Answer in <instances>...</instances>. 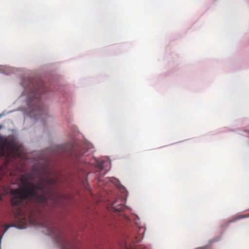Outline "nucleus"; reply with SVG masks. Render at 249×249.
Returning a JSON list of instances; mask_svg holds the SVG:
<instances>
[{
  "instance_id": "f257e3e1",
  "label": "nucleus",
  "mask_w": 249,
  "mask_h": 249,
  "mask_svg": "<svg viewBox=\"0 0 249 249\" xmlns=\"http://www.w3.org/2000/svg\"><path fill=\"white\" fill-rule=\"evenodd\" d=\"M33 178V175L29 173L21 177L20 180L24 187L11 190L12 205L19 206L26 199H34L36 202L44 206L57 207L59 196L51 188L55 183V179L50 177L48 174L46 178L41 177L40 181L34 184L31 182Z\"/></svg>"
},
{
  "instance_id": "0eeeda50",
  "label": "nucleus",
  "mask_w": 249,
  "mask_h": 249,
  "mask_svg": "<svg viewBox=\"0 0 249 249\" xmlns=\"http://www.w3.org/2000/svg\"><path fill=\"white\" fill-rule=\"evenodd\" d=\"M123 209L124 206L122 205H120L118 206V208L115 209V210L118 212H121L123 211Z\"/></svg>"
},
{
  "instance_id": "f03ea898",
  "label": "nucleus",
  "mask_w": 249,
  "mask_h": 249,
  "mask_svg": "<svg viewBox=\"0 0 249 249\" xmlns=\"http://www.w3.org/2000/svg\"><path fill=\"white\" fill-rule=\"evenodd\" d=\"M21 84L26 89L33 87L31 97H28L27 104L31 109L29 113L31 117L38 119L39 117L45 118L47 114V109L41 103L40 95L47 92L48 90L45 85L41 83L37 88L34 87L32 81H29V84L25 85L24 82Z\"/></svg>"
},
{
  "instance_id": "423d86ee",
  "label": "nucleus",
  "mask_w": 249,
  "mask_h": 249,
  "mask_svg": "<svg viewBox=\"0 0 249 249\" xmlns=\"http://www.w3.org/2000/svg\"><path fill=\"white\" fill-rule=\"evenodd\" d=\"M249 217V214L239 215L237 216L236 217H235L234 219L232 220L231 221L232 222V221H234V220L238 219L246 218V217Z\"/></svg>"
},
{
  "instance_id": "9d476101",
  "label": "nucleus",
  "mask_w": 249,
  "mask_h": 249,
  "mask_svg": "<svg viewBox=\"0 0 249 249\" xmlns=\"http://www.w3.org/2000/svg\"><path fill=\"white\" fill-rule=\"evenodd\" d=\"M36 171L37 174H39V170L38 169H36Z\"/></svg>"
},
{
  "instance_id": "7ed1b4c3",
  "label": "nucleus",
  "mask_w": 249,
  "mask_h": 249,
  "mask_svg": "<svg viewBox=\"0 0 249 249\" xmlns=\"http://www.w3.org/2000/svg\"><path fill=\"white\" fill-rule=\"evenodd\" d=\"M43 226L48 229L53 234L55 242L61 249H76L75 244L70 242L67 237L58 228L51 227L50 224L48 223H44Z\"/></svg>"
},
{
  "instance_id": "1a4fd4ad",
  "label": "nucleus",
  "mask_w": 249,
  "mask_h": 249,
  "mask_svg": "<svg viewBox=\"0 0 249 249\" xmlns=\"http://www.w3.org/2000/svg\"><path fill=\"white\" fill-rule=\"evenodd\" d=\"M103 163V162H101V163L98 165V167H99V168H101V169H102V168H103V165H102Z\"/></svg>"
},
{
  "instance_id": "9b49d317",
  "label": "nucleus",
  "mask_w": 249,
  "mask_h": 249,
  "mask_svg": "<svg viewBox=\"0 0 249 249\" xmlns=\"http://www.w3.org/2000/svg\"><path fill=\"white\" fill-rule=\"evenodd\" d=\"M112 207H113V208L115 209V203H113L112 204Z\"/></svg>"
},
{
  "instance_id": "20e7f679",
  "label": "nucleus",
  "mask_w": 249,
  "mask_h": 249,
  "mask_svg": "<svg viewBox=\"0 0 249 249\" xmlns=\"http://www.w3.org/2000/svg\"><path fill=\"white\" fill-rule=\"evenodd\" d=\"M145 229L142 227H136L134 231L127 238L124 246L125 249H145L143 245L136 246V243H139L143 237Z\"/></svg>"
},
{
  "instance_id": "6e6552de",
  "label": "nucleus",
  "mask_w": 249,
  "mask_h": 249,
  "mask_svg": "<svg viewBox=\"0 0 249 249\" xmlns=\"http://www.w3.org/2000/svg\"><path fill=\"white\" fill-rule=\"evenodd\" d=\"M59 150L61 151H63L64 152L65 151V148L63 147V146H60L59 147Z\"/></svg>"
},
{
  "instance_id": "f8f14e48",
  "label": "nucleus",
  "mask_w": 249,
  "mask_h": 249,
  "mask_svg": "<svg viewBox=\"0 0 249 249\" xmlns=\"http://www.w3.org/2000/svg\"><path fill=\"white\" fill-rule=\"evenodd\" d=\"M1 199V196H0V200Z\"/></svg>"
},
{
  "instance_id": "39448f33",
  "label": "nucleus",
  "mask_w": 249,
  "mask_h": 249,
  "mask_svg": "<svg viewBox=\"0 0 249 249\" xmlns=\"http://www.w3.org/2000/svg\"><path fill=\"white\" fill-rule=\"evenodd\" d=\"M84 152L80 151L78 152L77 150L72 148L71 151V154L72 156L75 157L76 158L81 157L84 154Z\"/></svg>"
}]
</instances>
